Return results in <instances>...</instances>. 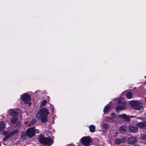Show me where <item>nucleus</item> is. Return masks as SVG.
Instances as JSON below:
<instances>
[{"label":"nucleus","instance_id":"30","mask_svg":"<svg viewBox=\"0 0 146 146\" xmlns=\"http://www.w3.org/2000/svg\"><path fill=\"white\" fill-rule=\"evenodd\" d=\"M36 132L37 133H39V132L38 131V129H35V132Z\"/></svg>","mask_w":146,"mask_h":146},{"label":"nucleus","instance_id":"8","mask_svg":"<svg viewBox=\"0 0 146 146\" xmlns=\"http://www.w3.org/2000/svg\"><path fill=\"white\" fill-rule=\"evenodd\" d=\"M128 130L130 133H135L138 131V128L137 127L131 125L129 126Z\"/></svg>","mask_w":146,"mask_h":146},{"label":"nucleus","instance_id":"14","mask_svg":"<svg viewBox=\"0 0 146 146\" xmlns=\"http://www.w3.org/2000/svg\"><path fill=\"white\" fill-rule=\"evenodd\" d=\"M89 128L91 132H94L95 131V127L94 125H90L89 127Z\"/></svg>","mask_w":146,"mask_h":146},{"label":"nucleus","instance_id":"32","mask_svg":"<svg viewBox=\"0 0 146 146\" xmlns=\"http://www.w3.org/2000/svg\"><path fill=\"white\" fill-rule=\"evenodd\" d=\"M129 116V117L130 118V117H131V118H132L134 117L133 116H132V115H131V116Z\"/></svg>","mask_w":146,"mask_h":146},{"label":"nucleus","instance_id":"15","mask_svg":"<svg viewBox=\"0 0 146 146\" xmlns=\"http://www.w3.org/2000/svg\"><path fill=\"white\" fill-rule=\"evenodd\" d=\"M141 138L143 140L144 143L146 144V135L141 134Z\"/></svg>","mask_w":146,"mask_h":146},{"label":"nucleus","instance_id":"35","mask_svg":"<svg viewBox=\"0 0 146 146\" xmlns=\"http://www.w3.org/2000/svg\"><path fill=\"white\" fill-rule=\"evenodd\" d=\"M31 125V124H29V126H30Z\"/></svg>","mask_w":146,"mask_h":146},{"label":"nucleus","instance_id":"12","mask_svg":"<svg viewBox=\"0 0 146 146\" xmlns=\"http://www.w3.org/2000/svg\"><path fill=\"white\" fill-rule=\"evenodd\" d=\"M10 114L13 117V118H16L18 116V113L17 112L11 110L10 111Z\"/></svg>","mask_w":146,"mask_h":146},{"label":"nucleus","instance_id":"6","mask_svg":"<svg viewBox=\"0 0 146 146\" xmlns=\"http://www.w3.org/2000/svg\"><path fill=\"white\" fill-rule=\"evenodd\" d=\"M22 100L25 104L29 103L31 100L30 96L28 94H24L22 96Z\"/></svg>","mask_w":146,"mask_h":146},{"label":"nucleus","instance_id":"11","mask_svg":"<svg viewBox=\"0 0 146 146\" xmlns=\"http://www.w3.org/2000/svg\"><path fill=\"white\" fill-rule=\"evenodd\" d=\"M137 127L140 129H142L144 127H146V121H144L142 122L137 123L136 124Z\"/></svg>","mask_w":146,"mask_h":146},{"label":"nucleus","instance_id":"22","mask_svg":"<svg viewBox=\"0 0 146 146\" xmlns=\"http://www.w3.org/2000/svg\"><path fill=\"white\" fill-rule=\"evenodd\" d=\"M110 107L109 106L107 105L104 108V113H107L110 109Z\"/></svg>","mask_w":146,"mask_h":146},{"label":"nucleus","instance_id":"25","mask_svg":"<svg viewBox=\"0 0 146 146\" xmlns=\"http://www.w3.org/2000/svg\"><path fill=\"white\" fill-rule=\"evenodd\" d=\"M102 126L106 129H107L109 127L108 125L106 123H103Z\"/></svg>","mask_w":146,"mask_h":146},{"label":"nucleus","instance_id":"1","mask_svg":"<svg viewBox=\"0 0 146 146\" xmlns=\"http://www.w3.org/2000/svg\"><path fill=\"white\" fill-rule=\"evenodd\" d=\"M49 112L48 110L45 108H41L37 113L36 117L37 118L41 120L42 122L47 121V117Z\"/></svg>","mask_w":146,"mask_h":146},{"label":"nucleus","instance_id":"10","mask_svg":"<svg viewBox=\"0 0 146 146\" xmlns=\"http://www.w3.org/2000/svg\"><path fill=\"white\" fill-rule=\"evenodd\" d=\"M118 117L127 122H129L130 121V117L125 114L119 115H118Z\"/></svg>","mask_w":146,"mask_h":146},{"label":"nucleus","instance_id":"3","mask_svg":"<svg viewBox=\"0 0 146 146\" xmlns=\"http://www.w3.org/2000/svg\"><path fill=\"white\" fill-rule=\"evenodd\" d=\"M132 108L136 110H141L143 109L142 105L141 103L137 101H133L131 104Z\"/></svg>","mask_w":146,"mask_h":146},{"label":"nucleus","instance_id":"19","mask_svg":"<svg viewBox=\"0 0 146 146\" xmlns=\"http://www.w3.org/2000/svg\"><path fill=\"white\" fill-rule=\"evenodd\" d=\"M19 130L17 129H15L13 130L11 132V134H10L11 135V136L12 135H13L16 133H17L18 131Z\"/></svg>","mask_w":146,"mask_h":146},{"label":"nucleus","instance_id":"23","mask_svg":"<svg viewBox=\"0 0 146 146\" xmlns=\"http://www.w3.org/2000/svg\"><path fill=\"white\" fill-rule=\"evenodd\" d=\"M11 135L10 134H6L5 137L3 139V141L4 142L6 140L8 139L9 138L11 137Z\"/></svg>","mask_w":146,"mask_h":146},{"label":"nucleus","instance_id":"38","mask_svg":"<svg viewBox=\"0 0 146 146\" xmlns=\"http://www.w3.org/2000/svg\"><path fill=\"white\" fill-rule=\"evenodd\" d=\"M29 106H30V104H29Z\"/></svg>","mask_w":146,"mask_h":146},{"label":"nucleus","instance_id":"24","mask_svg":"<svg viewBox=\"0 0 146 146\" xmlns=\"http://www.w3.org/2000/svg\"><path fill=\"white\" fill-rule=\"evenodd\" d=\"M47 102V101L46 100H43L40 104V106L43 107L45 105Z\"/></svg>","mask_w":146,"mask_h":146},{"label":"nucleus","instance_id":"36","mask_svg":"<svg viewBox=\"0 0 146 146\" xmlns=\"http://www.w3.org/2000/svg\"><path fill=\"white\" fill-rule=\"evenodd\" d=\"M145 102H146V98H145Z\"/></svg>","mask_w":146,"mask_h":146},{"label":"nucleus","instance_id":"2","mask_svg":"<svg viewBox=\"0 0 146 146\" xmlns=\"http://www.w3.org/2000/svg\"><path fill=\"white\" fill-rule=\"evenodd\" d=\"M38 139L40 143L43 145L49 146L53 143V140L50 137H46L42 134L39 135Z\"/></svg>","mask_w":146,"mask_h":146},{"label":"nucleus","instance_id":"9","mask_svg":"<svg viewBox=\"0 0 146 146\" xmlns=\"http://www.w3.org/2000/svg\"><path fill=\"white\" fill-rule=\"evenodd\" d=\"M126 105L123 104L122 105H118L115 108V110L117 112L119 113L120 111L125 109L126 108Z\"/></svg>","mask_w":146,"mask_h":146},{"label":"nucleus","instance_id":"28","mask_svg":"<svg viewBox=\"0 0 146 146\" xmlns=\"http://www.w3.org/2000/svg\"><path fill=\"white\" fill-rule=\"evenodd\" d=\"M36 122L35 121V120H32L31 121V123L32 124H34Z\"/></svg>","mask_w":146,"mask_h":146},{"label":"nucleus","instance_id":"34","mask_svg":"<svg viewBox=\"0 0 146 146\" xmlns=\"http://www.w3.org/2000/svg\"><path fill=\"white\" fill-rule=\"evenodd\" d=\"M140 118V119H141L142 118L141 117H138L137 118Z\"/></svg>","mask_w":146,"mask_h":146},{"label":"nucleus","instance_id":"13","mask_svg":"<svg viewBox=\"0 0 146 146\" xmlns=\"http://www.w3.org/2000/svg\"><path fill=\"white\" fill-rule=\"evenodd\" d=\"M127 128L125 126H120L119 128V131L121 133H123L127 130Z\"/></svg>","mask_w":146,"mask_h":146},{"label":"nucleus","instance_id":"29","mask_svg":"<svg viewBox=\"0 0 146 146\" xmlns=\"http://www.w3.org/2000/svg\"><path fill=\"white\" fill-rule=\"evenodd\" d=\"M115 113H112L111 114V116L113 117L114 118L115 117Z\"/></svg>","mask_w":146,"mask_h":146},{"label":"nucleus","instance_id":"5","mask_svg":"<svg viewBox=\"0 0 146 146\" xmlns=\"http://www.w3.org/2000/svg\"><path fill=\"white\" fill-rule=\"evenodd\" d=\"M82 144L85 146H88L91 142L90 138L86 137H84L81 139Z\"/></svg>","mask_w":146,"mask_h":146},{"label":"nucleus","instance_id":"18","mask_svg":"<svg viewBox=\"0 0 146 146\" xmlns=\"http://www.w3.org/2000/svg\"><path fill=\"white\" fill-rule=\"evenodd\" d=\"M122 142L121 140L119 138L116 139L115 141V144L117 145L119 144H121Z\"/></svg>","mask_w":146,"mask_h":146},{"label":"nucleus","instance_id":"37","mask_svg":"<svg viewBox=\"0 0 146 146\" xmlns=\"http://www.w3.org/2000/svg\"><path fill=\"white\" fill-rule=\"evenodd\" d=\"M145 78H146V76H145Z\"/></svg>","mask_w":146,"mask_h":146},{"label":"nucleus","instance_id":"31","mask_svg":"<svg viewBox=\"0 0 146 146\" xmlns=\"http://www.w3.org/2000/svg\"><path fill=\"white\" fill-rule=\"evenodd\" d=\"M121 100H120L119 101V102L118 103L119 104H121V103H123V102H122V103H121Z\"/></svg>","mask_w":146,"mask_h":146},{"label":"nucleus","instance_id":"27","mask_svg":"<svg viewBox=\"0 0 146 146\" xmlns=\"http://www.w3.org/2000/svg\"><path fill=\"white\" fill-rule=\"evenodd\" d=\"M106 118V120L108 121H112V119L111 117H107Z\"/></svg>","mask_w":146,"mask_h":146},{"label":"nucleus","instance_id":"26","mask_svg":"<svg viewBox=\"0 0 146 146\" xmlns=\"http://www.w3.org/2000/svg\"><path fill=\"white\" fill-rule=\"evenodd\" d=\"M15 126L16 127H19L21 125V123L19 120H18V121H17V122L16 123H15Z\"/></svg>","mask_w":146,"mask_h":146},{"label":"nucleus","instance_id":"33","mask_svg":"<svg viewBox=\"0 0 146 146\" xmlns=\"http://www.w3.org/2000/svg\"><path fill=\"white\" fill-rule=\"evenodd\" d=\"M124 100V99H121V100H122V101H123V100Z\"/></svg>","mask_w":146,"mask_h":146},{"label":"nucleus","instance_id":"4","mask_svg":"<svg viewBox=\"0 0 146 146\" xmlns=\"http://www.w3.org/2000/svg\"><path fill=\"white\" fill-rule=\"evenodd\" d=\"M27 136L31 138L34 136L35 134V127H32L28 129L26 131Z\"/></svg>","mask_w":146,"mask_h":146},{"label":"nucleus","instance_id":"17","mask_svg":"<svg viewBox=\"0 0 146 146\" xmlns=\"http://www.w3.org/2000/svg\"><path fill=\"white\" fill-rule=\"evenodd\" d=\"M126 95L128 99H131L132 97L133 94L130 92H128L127 93Z\"/></svg>","mask_w":146,"mask_h":146},{"label":"nucleus","instance_id":"16","mask_svg":"<svg viewBox=\"0 0 146 146\" xmlns=\"http://www.w3.org/2000/svg\"><path fill=\"white\" fill-rule=\"evenodd\" d=\"M18 120L16 118H12L11 120V122L12 124H15Z\"/></svg>","mask_w":146,"mask_h":146},{"label":"nucleus","instance_id":"21","mask_svg":"<svg viewBox=\"0 0 146 146\" xmlns=\"http://www.w3.org/2000/svg\"><path fill=\"white\" fill-rule=\"evenodd\" d=\"M27 135L26 133H22L21 134V138L23 139H25L27 138Z\"/></svg>","mask_w":146,"mask_h":146},{"label":"nucleus","instance_id":"7","mask_svg":"<svg viewBox=\"0 0 146 146\" xmlns=\"http://www.w3.org/2000/svg\"><path fill=\"white\" fill-rule=\"evenodd\" d=\"M137 140V139L135 137H131L128 138L127 142L129 144L133 145L136 143Z\"/></svg>","mask_w":146,"mask_h":146},{"label":"nucleus","instance_id":"20","mask_svg":"<svg viewBox=\"0 0 146 146\" xmlns=\"http://www.w3.org/2000/svg\"><path fill=\"white\" fill-rule=\"evenodd\" d=\"M5 123L4 121L1 122L0 125V127L2 130H3L5 128Z\"/></svg>","mask_w":146,"mask_h":146}]
</instances>
